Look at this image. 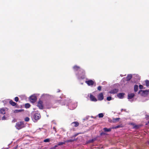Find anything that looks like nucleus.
I'll use <instances>...</instances> for the list:
<instances>
[{
  "label": "nucleus",
  "mask_w": 149,
  "mask_h": 149,
  "mask_svg": "<svg viewBox=\"0 0 149 149\" xmlns=\"http://www.w3.org/2000/svg\"><path fill=\"white\" fill-rule=\"evenodd\" d=\"M80 79H83L85 77V72L84 70L81 69L78 72L77 74H76Z\"/></svg>",
  "instance_id": "1"
},
{
  "label": "nucleus",
  "mask_w": 149,
  "mask_h": 149,
  "mask_svg": "<svg viewBox=\"0 0 149 149\" xmlns=\"http://www.w3.org/2000/svg\"><path fill=\"white\" fill-rule=\"evenodd\" d=\"M15 127L18 130H20L24 127V124L23 122H18L16 123Z\"/></svg>",
  "instance_id": "2"
},
{
  "label": "nucleus",
  "mask_w": 149,
  "mask_h": 149,
  "mask_svg": "<svg viewBox=\"0 0 149 149\" xmlns=\"http://www.w3.org/2000/svg\"><path fill=\"white\" fill-rule=\"evenodd\" d=\"M41 117L40 114L39 113H35L33 116L34 119L36 120H39Z\"/></svg>",
  "instance_id": "3"
},
{
  "label": "nucleus",
  "mask_w": 149,
  "mask_h": 149,
  "mask_svg": "<svg viewBox=\"0 0 149 149\" xmlns=\"http://www.w3.org/2000/svg\"><path fill=\"white\" fill-rule=\"evenodd\" d=\"M37 106L38 107L39 109H43L44 108L42 101L39 100Z\"/></svg>",
  "instance_id": "4"
},
{
  "label": "nucleus",
  "mask_w": 149,
  "mask_h": 149,
  "mask_svg": "<svg viewBox=\"0 0 149 149\" xmlns=\"http://www.w3.org/2000/svg\"><path fill=\"white\" fill-rule=\"evenodd\" d=\"M37 99L36 96L34 95H32L30 97V102L33 103L35 102L36 101Z\"/></svg>",
  "instance_id": "5"
},
{
  "label": "nucleus",
  "mask_w": 149,
  "mask_h": 149,
  "mask_svg": "<svg viewBox=\"0 0 149 149\" xmlns=\"http://www.w3.org/2000/svg\"><path fill=\"white\" fill-rule=\"evenodd\" d=\"M98 99L99 100L101 101L104 99L103 94L102 93H99L97 96Z\"/></svg>",
  "instance_id": "6"
},
{
  "label": "nucleus",
  "mask_w": 149,
  "mask_h": 149,
  "mask_svg": "<svg viewBox=\"0 0 149 149\" xmlns=\"http://www.w3.org/2000/svg\"><path fill=\"white\" fill-rule=\"evenodd\" d=\"M85 82L89 86L93 85L94 83V82L92 80L86 81Z\"/></svg>",
  "instance_id": "7"
},
{
  "label": "nucleus",
  "mask_w": 149,
  "mask_h": 149,
  "mask_svg": "<svg viewBox=\"0 0 149 149\" xmlns=\"http://www.w3.org/2000/svg\"><path fill=\"white\" fill-rule=\"evenodd\" d=\"M90 98L91 101L94 102H96L97 100L95 97L93 95L91 94L90 95Z\"/></svg>",
  "instance_id": "8"
},
{
  "label": "nucleus",
  "mask_w": 149,
  "mask_h": 149,
  "mask_svg": "<svg viewBox=\"0 0 149 149\" xmlns=\"http://www.w3.org/2000/svg\"><path fill=\"white\" fill-rule=\"evenodd\" d=\"M148 92L146 90L142 91L141 90L139 91L138 93L141 94L142 95H143L144 94H147Z\"/></svg>",
  "instance_id": "9"
},
{
  "label": "nucleus",
  "mask_w": 149,
  "mask_h": 149,
  "mask_svg": "<svg viewBox=\"0 0 149 149\" xmlns=\"http://www.w3.org/2000/svg\"><path fill=\"white\" fill-rule=\"evenodd\" d=\"M118 91V89H114L113 90H111L109 93L111 94H115L117 93Z\"/></svg>",
  "instance_id": "10"
},
{
  "label": "nucleus",
  "mask_w": 149,
  "mask_h": 149,
  "mask_svg": "<svg viewBox=\"0 0 149 149\" xmlns=\"http://www.w3.org/2000/svg\"><path fill=\"white\" fill-rule=\"evenodd\" d=\"M73 68L75 71H78V72L81 69L80 67L77 65L74 66Z\"/></svg>",
  "instance_id": "11"
},
{
  "label": "nucleus",
  "mask_w": 149,
  "mask_h": 149,
  "mask_svg": "<svg viewBox=\"0 0 149 149\" xmlns=\"http://www.w3.org/2000/svg\"><path fill=\"white\" fill-rule=\"evenodd\" d=\"M134 96V94L133 93H129L128 95V99H131L133 98Z\"/></svg>",
  "instance_id": "12"
},
{
  "label": "nucleus",
  "mask_w": 149,
  "mask_h": 149,
  "mask_svg": "<svg viewBox=\"0 0 149 149\" xmlns=\"http://www.w3.org/2000/svg\"><path fill=\"white\" fill-rule=\"evenodd\" d=\"M124 95V93H120L117 94V96L119 98L122 99L123 98Z\"/></svg>",
  "instance_id": "13"
},
{
  "label": "nucleus",
  "mask_w": 149,
  "mask_h": 149,
  "mask_svg": "<svg viewBox=\"0 0 149 149\" xmlns=\"http://www.w3.org/2000/svg\"><path fill=\"white\" fill-rule=\"evenodd\" d=\"M72 124L75 127L78 126L79 125V123L77 122H74L72 123Z\"/></svg>",
  "instance_id": "14"
},
{
  "label": "nucleus",
  "mask_w": 149,
  "mask_h": 149,
  "mask_svg": "<svg viewBox=\"0 0 149 149\" xmlns=\"http://www.w3.org/2000/svg\"><path fill=\"white\" fill-rule=\"evenodd\" d=\"M132 74H130L127 75V76L126 77V79L127 81H130L132 78Z\"/></svg>",
  "instance_id": "15"
},
{
  "label": "nucleus",
  "mask_w": 149,
  "mask_h": 149,
  "mask_svg": "<svg viewBox=\"0 0 149 149\" xmlns=\"http://www.w3.org/2000/svg\"><path fill=\"white\" fill-rule=\"evenodd\" d=\"M9 103L13 106H15L16 105L17 103L14 102L12 100H11L9 101Z\"/></svg>",
  "instance_id": "16"
},
{
  "label": "nucleus",
  "mask_w": 149,
  "mask_h": 149,
  "mask_svg": "<svg viewBox=\"0 0 149 149\" xmlns=\"http://www.w3.org/2000/svg\"><path fill=\"white\" fill-rule=\"evenodd\" d=\"M120 119V118H113L112 119V122L113 123H116Z\"/></svg>",
  "instance_id": "17"
},
{
  "label": "nucleus",
  "mask_w": 149,
  "mask_h": 149,
  "mask_svg": "<svg viewBox=\"0 0 149 149\" xmlns=\"http://www.w3.org/2000/svg\"><path fill=\"white\" fill-rule=\"evenodd\" d=\"M0 112L1 114H5L6 113V111L4 109L2 108L0 110Z\"/></svg>",
  "instance_id": "18"
},
{
  "label": "nucleus",
  "mask_w": 149,
  "mask_h": 149,
  "mask_svg": "<svg viewBox=\"0 0 149 149\" xmlns=\"http://www.w3.org/2000/svg\"><path fill=\"white\" fill-rule=\"evenodd\" d=\"M103 130L105 132H109L111 131V128H109L108 129L107 128H104L103 129Z\"/></svg>",
  "instance_id": "19"
},
{
  "label": "nucleus",
  "mask_w": 149,
  "mask_h": 149,
  "mask_svg": "<svg viewBox=\"0 0 149 149\" xmlns=\"http://www.w3.org/2000/svg\"><path fill=\"white\" fill-rule=\"evenodd\" d=\"M24 111V110L23 109H16V110H15L14 111V112L15 113H18V112H19L23 111Z\"/></svg>",
  "instance_id": "20"
},
{
  "label": "nucleus",
  "mask_w": 149,
  "mask_h": 149,
  "mask_svg": "<svg viewBox=\"0 0 149 149\" xmlns=\"http://www.w3.org/2000/svg\"><path fill=\"white\" fill-rule=\"evenodd\" d=\"M138 86L137 85H135L134 86V89L135 92H136L138 90Z\"/></svg>",
  "instance_id": "21"
},
{
  "label": "nucleus",
  "mask_w": 149,
  "mask_h": 149,
  "mask_svg": "<svg viewBox=\"0 0 149 149\" xmlns=\"http://www.w3.org/2000/svg\"><path fill=\"white\" fill-rule=\"evenodd\" d=\"M75 140L74 139H70L66 141V142L67 143L72 142H73Z\"/></svg>",
  "instance_id": "22"
},
{
  "label": "nucleus",
  "mask_w": 149,
  "mask_h": 149,
  "mask_svg": "<svg viewBox=\"0 0 149 149\" xmlns=\"http://www.w3.org/2000/svg\"><path fill=\"white\" fill-rule=\"evenodd\" d=\"M30 107V105L29 104L26 103L25 104V107L26 108H29Z\"/></svg>",
  "instance_id": "23"
},
{
  "label": "nucleus",
  "mask_w": 149,
  "mask_h": 149,
  "mask_svg": "<svg viewBox=\"0 0 149 149\" xmlns=\"http://www.w3.org/2000/svg\"><path fill=\"white\" fill-rule=\"evenodd\" d=\"M98 115L99 118H102L104 116V115L102 113H99Z\"/></svg>",
  "instance_id": "24"
},
{
  "label": "nucleus",
  "mask_w": 149,
  "mask_h": 149,
  "mask_svg": "<svg viewBox=\"0 0 149 149\" xmlns=\"http://www.w3.org/2000/svg\"><path fill=\"white\" fill-rule=\"evenodd\" d=\"M65 144V142H59L58 143V146H61V145H62L64 144Z\"/></svg>",
  "instance_id": "25"
},
{
  "label": "nucleus",
  "mask_w": 149,
  "mask_h": 149,
  "mask_svg": "<svg viewBox=\"0 0 149 149\" xmlns=\"http://www.w3.org/2000/svg\"><path fill=\"white\" fill-rule=\"evenodd\" d=\"M50 141V139H45L44 140V142H49Z\"/></svg>",
  "instance_id": "26"
},
{
  "label": "nucleus",
  "mask_w": 149,
  "mask_h": 149,
  "mask_svg": "<svg viewBox=\"0 0 149 149\" xmlns=\"http://www.w3.org/2000/svg\"><path fill=\"white\" fill-rule=\"evenodd\" d=\"M146 86H149V81L148 80H146L145 81Z\"/></svg>",
  "instance_id": "27"
},
{
  "label": "nucleus",
  "mask_w": 149,
  "mask_h": 149,
  "mask_svg": "<svg viewBox=\"0 0 149 149\" xmlns=\"http://www.w3.org/2000/svg\"><path fill=\"white\" fill-rule=\"evenodd\" d=\"M107 99L108 101H109L111 100L112 97H110V96L108 97H107Z\"/></svg>",
  "instance_id": "28"
},
{
  "label": "nucleus",
  "mask_w": 149,
  "mask_h": 149,
  "mask_svg": "<svg viewBox=\"0 0 149 149\" xmlns=\"http://www.w3.org/2000/svg\"><path fill=\"white\" fill-rule=\"evenodd\" d=\"M25 121L26 122H28L29 120V118L28 117H26L25 118Z\"/></svg>",
  "instance_id": "29"
},
{
  "label": "nucleus",
  "mask_w": 149,
  "mask_h": 149,
  "mask_svg": "<svg viewBox=\"0 0 149 149\" xmlns=\"http://www.w3.org/2000/svg\"><path fill=\"white\" fill-rule=\"evenodd\" d=\"M19 100V98L18 97H16L15 98V101L17 102Z\"/></svg>",
  "instance_id": "30"
},
{
  "label": "nucleus",
  "mask_w": 149,
  "mask_h": 149,
  "mask_svg": "<svg viewBox=\"0 0 149 149\" xmlns=\"http://www.w3.org/2000/svg\"><path fill=\"white\" fill-rule=\"evenodd\" d=\"M57 147L58 145H55L54 146L52 147L51 148H50L49 149H56V148Z\"/></svg>",
  "instance_id": "31"
},
{
  "label": "nucleus",
  "mask_w": 149,
  "mask_h": 149,
  "mask_svg": "<svg viewBox=\"0 0 149 149\" xmlns=\"http://www.w3.org/2000/svg\"><path fill=\"white\" fill-rule=\"evenodd\" d=\"M102 87L101 86H100L98 87L97 89L99 91H101V90Z\"/></svg>",
  "instance_id": "32"
},
{
  "label": "nucleus",
  "mask_w": 149,
  "mask_h": 149,
  "mask_svg": "<svg viewBox=\"0 0 149 149\" xmlns=\"http://www.w3.org/2000/svg\"><path fill=\"white\" fill-rule=\"evenodd\" d=\"M139 88L140 89H142L143 88V85H140L139 86Z\"/></svg>",
  "instance_id": "33"
},
{
  "label": "nucleus",
  "mask_w": 149,
  "mask_h": 149,
  "mask_svg": "<svg viewBox=\"0 0 149 149\" xmlns=\"http://www.w3.org/2000/svg\"><path fill=\"white\" fill-rule=\"evenodd\" d=\"M121 127L120 125H117V126H116V127H114V128H115V129H116V128H119V127Z\"/></svg>",
  "instance_id": "34"
},
{
  "label": "nucleus",
  "mask_w": 149,
  "mask_h": 149,
  "mask_svg": "<svg viewBox=\"0 0 149 149\" xmlns=\"http://www.w3.org/2000/svg\"><path fill=\"white\" fill-rule=\"evenodd\" d=\"M61 100H56L55 101V103H60L61 102Z\"/></svg>",
  "instance_id": "35"
},
{
  "label": "nucleus",
  "mask_w": 149,
  "mask_h": 149,
  "mask_svg": "<svg viewBox=\"0 0 149 149\" xmlns=\"http://www.w3.org/2000/svg\"><path fill=\"white\" fill-rule=\"evenodd\" d=\"M6 119V117L5 116H3L2 118V120H5Z\"/></svg>",
  "instance_id": "36"
},
{
  "label": "nucleus",
  "mask_w": 149,
  "mask_h": 149,
  "mask_svg": "<svg viewBox=\"0 0 149 149\" xmlns=\"http://www.w3.org/2000/svg\"><path fill=\"white\" fill-rule=\"evenodd\" d=\"M16 120L15 119H14L12 121V122L13 123H15L16 122Z\"/></svg>",
  "instance_id": "37"
},
{
  "label": "nucleus",
  "mask_w": 149,
  "mask_h": 149,
  "mask_svg": "<svg viewBox=\"0 0 149 149\" xmlns=\"http://www.w3.org/2000/svg\"><path fill=\"white\" fill-rule=\"evenodd\" d=\"M93 141H94V140L93 139H92L91 140L90 142H93Z\"/></svg>",
  "instance_id": "38"
}]
</instances>
